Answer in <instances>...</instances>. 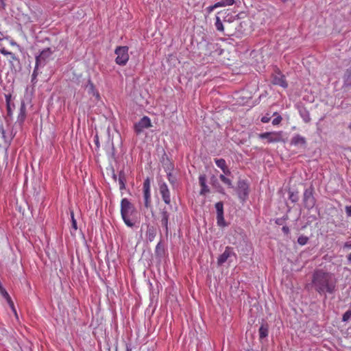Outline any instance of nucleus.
<instances>
[{
    "mask_svg": "<svg viewBox=\"0 0 351 351\" xmlns=\"http://www.w3.org/2000/svg\"><path fill=\"white\" fill-rule=\"evenodd\" d=\"M282 231L285 234H289V232H290L289 227H288V226H283V227L282 228Z\"/></svg>",
    "mask_w": 351,
    "mask_h": 351,
    "instance_id": "48",
    "label": "nucleus"
},
{
    "mask_svg": "<svg viewBox=\"0 0 351 351\" xmlns=\"http://www.w3.org/2000/svg\"><path fill=\"white\" fill-rule=\"evenodd\" d=\"M114 53L117 55L116 63L121 66L125 65L129 60L128 47L126 46L117 47Z\"/></svg>",
    "mask_w": 351,
    "mask_h": 351,
    "instance_id": "6",
    "label": "nucleus"
},
{
    "mask_svg": "<svg viewBox=\"0 0 351 351\" xmlns=\"http://www.w3.org/2000/svg\"><path fill=\"white\" fill-rule=\"evenodd\" d=\"M314 193L315 189L312 184L304 191L302 202L304 208L307 210L312 209L316 204L317 200L314 196Z\"/></svg>",
    "mask_w": 351,
    "mask_h": 351,
    "instance_id": "3",
    "label": "nucleus"
},
{
    "mask_svg": "<svg viewBox=\"0 0 351 351\" xmlns=\"http://www.w3.org/2000/svg\"><path fill=\"white\" fill-rule=\"evenodd\" d=\"M308 237L304 235H301L298 239V243L301 245H306L308 241Z\"/></svg>",
    "mask_w": 351,
    "mask_h": 351,
    "instance_id": "32",
    "label": "nucleus"
},
{
    "mask_svg": "<svg viewBox=\"0 0 351 351\" xmlns=\"http://www.w3.org/2000/svg\"><path fill=\"white\" fill-rule=\"evenodd\" d=\"M152 126L150 119L147 116H144L134 124V130L136 134H140L145 129L149 128Z\"/></svg>",
    "mask_w": 351,
    "mask_h": 351,
    "instance_id": "9",
    "label": "nucleus"
},
{
    "mask_svg": "<svg viewBox=\"0 0 351 351\" xmlns=\"http://www.w3.org/2000/svg\"><path fill=\"white\" fill-rule=\"evenodd\" d=\"M0 52L4 56H9V54L10 53V51H8L4 47L0 49Z\"/></svg>",
    "mask_w": 351,
    "mask_h": 351,
    "instance_id": "46",
    "label": "nucleus"
},
{
    "mask_svg": "<svg viewBox=\"0 0 351 351\" xmlns=\"http://www.w3.org/2000/svg\"><path fill=\"white\" fill-rule=\"evenodd\" d=\"M54 50H52L50 47L43 49L39 55L36 56V64L43 67L51 59L52 54Z\"/></svg>",
    "mask_w": 351,
    "mask_h": 351,
    "instance_id": "5",
    "label": "nucleus"
},
{
    "mask_svg": "<svg viewBox=\"0 0 351 351\" xmlns=\"http://www.w3.org/2000/svg\"><path fill=\"white\" fill-rule=\"evenodd\" d=\"M85 88L87 89L88 94H91L97 97H99L98 92L95 89V86L94 84L93 83V82L91 81V80L90 78L88 80V82H87L86 85L85 86Z\"/></svg>",
    "mask_w": 351,
    "mask_h": 351,
    "instance_id": "22",
    "label": "nucleus"
},
{
    "mask_svg": "<svg viewBox=\"0 0 351 351\" xmlns=\"http://www.w3.org/2000/svg\"><path fill=\"white\" fill-rule=\"evenodd\" d=\"M156 228L154 226L148 225L145 232L146 239L149 242L153 241L156 236Z\"/></svg>",
    "mask_w": 351,
    "mask_h": 351,
    "instance_id": "17",
    "label": "nucleus"
},
{
    "mask_svg": "<svg viewBox=\"0 0 351 351\" xmlns=\"http://www.w3.org/2000/svg\"><path fill=\"white\" fill-rule=\"evenodd\" d=\"M215 162L221 169H224L227 166L226 160L223 158H215Z\"/></svg>",
    "mask_w": 351,
    "mask_h": 351,
    "instance_id": "28",
    "label": "nucleus"
},
{
    "mask_svg": "<svg viewBox=\"0 0 351 351\" xmlns=\"http://www.w3.org/2000/svg\"><path fill=\"white\" fill-rule=\"evenodd\" d=\"M343 247V249H351V241L344 243Z\"/></svg>",
    "mask_w": 351,
    "mask_h": 351,
    "instance_id": "44",
    "label": "nucleus"
},
{
    "mask_svg": "<svg viewBox=\"0 0 351 351\" xmlns=\"http://www.w3.org/2000/svg\"><path fill=\"white\" fill-rule=\"evenodd\" d=\"M290 145L300 148H305L306 146V140L300 134H295L291 139Z\"/></svg>",
    "mask_w": 351,
    "mask_h": 351,
    "instance_id": "14",
    "label": "nucleus"
},
{
    "mask_svg": "<svg viewBox=\"0 0 351 351\" xmlns=\"http://www.w3.org/2000/svg\"><path fill=\"white\" fill-rule=\"evenodd\" d=\"M273 116H276V117L273 119L272 124L274 125H277L280 124L282 120V117L280 115H279L278 112H274Z\"/></svg>",
    "mask_w": 351,
    "mask_h": 351,
    "instance_id": "33",
    "label": "nucleus"
},
{
    "mask_svg": "<svg viewBox=\"0 0 351 351\" xmlns=\"http://www.w3.org/2000/svg\"><path fill=\"white\" fill-rule=\"evenodd\" d=\"M346 258H347V261H348V262L349 263H351V253H350V254H348V255H347V256H346Z\"/></svg>",
    "mask_w": 351,
    "mask_h": 351,
    "instance_id": "52",
    "label": "nucleus"
},
{
    "mask_svg": "<svg viewBox=\"0 0 351 351\" xmlns=\"http://www.w3.org/2000/svg\"><path fill=\"white\" fill-rule=\"evenodd\" d=\"M119 189L124 190L125 189V183L127 182L126 174L123 170H121L119 173Z\"/></svg>",
    "mask_w": 351,
    "mask_h": 351,
    "instance_id": "23",
    "label": "nucleus"
},
{
    "mask_svg": "<svg viewBox=\"0 0 351 351\" xmlns=\"http://www.w3.org/2000/svg\"><path fill=\"white\" fill-rule=\"evenodd\" d=\"M26 118V106L24 101L21 103L20 112L18 115L17 121L22 125Z\"/></svg>",
    "mask_w": 351,
    "mask_h": 351,
    "instance_id": "19",
    "label": "nucleus"
},
{
    "mask_svg": "<svg viewBox=\"0 0 351 351\" xmlns=\"http://www.w3.org/2000/svg\"><path fill=\"white\" fill-rule=\"evenodd\" d=\"M235 1L234 0H221L217 3V5L218 6V8L219 7H225V6H227V5H232L234 3Z\"/></svg>",
    "mask_w": 351,
    "mask_h": 351,
    "instance_id": "27",
    "label": "nucleus"
},
{
    "mask_svg": "<svg viewBox=\"0 0 351 351\" xmlns=\"http://www.w3.org/2000/svg\"><path fill=\"white\" fill-rule=\"evenodd\" d=\"M270 121V117H267V116H264L261 118V121L263 123H268L269 121Z\"/></svg>",
    "mask_w": 351,
    "mask_h": 351,
    "instance_id": "49",
    "label": "nucleus"
},
{
    "mask_svg": "<svg viewBox=\"0 0 351 351\" xmlns=\"http://www.w3.org/2000/svg\"><path fill=\"white\" fill-rule=\"evenodd\" d=\"M38 67H40V66H37V64H35V67L33 71L32 75V82L33 84H36L37 82V76L38 75Z\"/></svg>",
    "mask_w": 351,
    "mask_h": 351,
    "instance_id": "30",
    "label": "nucleus"
},
{
    "mask_svg": "<svg viewBox=\"0 0 351 351\" xmlns=\"http://www.w3.org/2000/svg\"><path fill=\"white\" fill-rule=\"evenodd\" d=\"M127 351H131L129 348H127Z\"/></svg>",
    "mask_w": 351,
    "mask_h": 351,
    "instance_id": "56",
    "label": "nucleus"
},
{
    "mask_svg": "<svg viewBox=\"0 0 351 351\" xmlns=\"http://www.w3.org/2000/svg\"><path fill=\"white\" fill-rule=\"evenodd\" d=\"M221 170L225 175L229 176L231 174V172L227 166L224 169H222Z\"/></svg>",
    "mask_w": 351,
    "mask_h": 351,
    "instance_id": "47",
    "label": "nucleus"
},
{
    "mask_svg": "<svg viewBox=\"0 0 351 351\" xmlns=\"http://www.w3.org/2000/svg\"><path fill=\"white\" fill-rule=\"evenodd\" d=\"M94 142H95L97 147H99V137L97 135L95 136Z\"/></svg>",
    "mask_w": 351,
    "mask_h": 351,
    "instance_id": "50",
    "label": "nucleus"
},
{
    "mask_svg": "<svg viewBox=\"0 0 351 351\" xmlns=\"http://www.w3.org/2000/svg\"><path fill=\"white\" fill-rule=\"evenodd\" d=\"M337 279L335 275L323 269H317L312 276V285L315 290L320 295L332 294L336 289Z\"/></svg>",
    "mask_w": 351,
    "mask_h": 351,
    "instance_id": "1",
    "label": "nucleus"
},
{
    "mask_svg": "<svg viewBox=\"0 0 351 351\" xmlns=\"http://www.w3.org/2000/svg\"><path fill=\"white\" fill-rule=\"evenodd\" d=\"M343 88H351V66L346 69V71L344 73L343 77Z\"/></svg>",
    "mask_w": 351,
    "mask_h": 351,
    "instance_id": "18",
    "label": "nucleus"
},
{
    "mask_svg": "<svg viewBox=\"0 0 351 351\" xmlns=\"http://www.w3.org/2000/svg\"><path fill=\"white\" fill-rule=\"evenodd\" d=\"M8 304L9 306L10 307V308L12 309V312L15 314L16 316H17L16 310L14 307L13 301L12 300L10 302H8Z\"/></svg>",
    "mask_w": 351,
    "mask_h": 351,
    "instance_id": "41",
    "label": "nucleus"
},
{
    "mask_svg": "<svg viewBox=\"0 0 351 351\" xmlns=\"http://www.w3.org/2000/svg\"><path fill=\"white\" fill-rule=\"evenodd\" d=\"M159 191L164 202L169 205L171 203V194L167 184L162 180L158 182Z\"/></svg>",
    "mask_w": 351,
    "mask_h": 351,
    "instance_id": "11",
    "label": "nucleus"
},
{
    "mask_svg": "<svg viewBox=\"0 0 351 351\" xmlns=\"http://www.w3.org/2000/svg\"><path fill=\"white\" fill-rule=\"evenodd\" d=\"M4 298L6 300L7 302H10V301H12V299L9 295L8 297H4Z\"/></svg>",
    "mask_w": 351,
    "mask_h": 351,
    "instance_id": "53",
    "label": "nucleus"
},
{
    "mask_svg": "<svg viewBox=\"0 0 351 351\" xmlns=\"http://www.w3.org/2000/svg\"><path fill=\"white\" fill-rule=\"evenodd\" d=\"M199 183L201 186L199 194L201 195H205L206 193L210 192L209 187L206 184V176L205 174H201L199 176Z\"/></svg>",
    "mask_w": 351,
    "mask_h": 351,
    "instance_id": "16",
    "label": "nucleus"
},
{
    "mask_svg": "<svg viewBox=\"0 0 351 351\" xmlns=\"http://www.w3.org/2000/svg\"><path fill=\"white\" fill-rule=\"evenodd\" d=\"M219 179L221 180V181L222 182H223L225 184H226L229 188L233 187L232 181L229 178H226L224 175L221 174L219 176Z\"/></svg>",
    "mask_w": 351,
    "mask_h": 351,
    "instance_id": "29",
    "label": "nucleus"
},
{
    "mask_svg": "<svg viewBox=\"0 0 351 351\" xmlns=\"http://www.w3.org/2000/svg\"><path fill=\"white\" fill-rule=\"evenodd\" d=\"M8 304L9 306L10 307V308L12 309V312L15 314L16 316H17L16 310L14 307L13 301L12 300L10 302H8Z\"/></svg>",
    "mask_w": 351,
    "mask_h": 351,
    "instance_id": "40",
    "label": "nucleus"
},
{
    "mask_svg": "<svg viewBox=\"0 0 351 351\" xmlns=\"http://www.w3.org/2000/svg\"><path fill=\"white\" fill-rule=\"evenodd\" d=\"M135 211L134 205L127 199L121 202V215L124 223L130 228L134 226V223L130 219V216Z\"/></svg>",
    "mask_w": 351,
    "mask_h": 351,
    "instance_id": "2",
    "label": "nucleus"
},
{
    "mask_svg": "<svg viewBox=\"0 0 351 351\" xmlns=\"http://www.w3.org/2000/svg\"><path fill=\"white\" fill-rule=\"evenodd\" d=\"M272 83L275 85L280 86L284 88H286L288 86V84L286 81L285 76L282 75L280 72H278L276 74L273 75Z\"/></svg>",
    "mask_w": 351,
    "mask_h": 351,
    "instance_id": "15",
    "label": "nucleus"
},
{
    "mask_svg": "<svg viewBox=\"0 0 351 351\" xmlns=\"http://www.w3.org/2000/svg\"><path fill=\"white\" fill-rule=\"evenodd\" d=\"M217 211V223L220 227H226L228 226L223 217V203L218 202L215 204Z\"/></svg>",
    "mask_w": 351,
    "mask_h": 351,
    "instance_id": "12",
    "label": "nucleus"
},
{
    "mask_svg": "<svg viewBox=\"0 0 351 351\" xmlns=\"http://www.w3.org/2000/svg\"><path fill=\"white\" fill-rule=\"evenodd\" d=\"M6 7L5 0H0V9L5 10Z\"/></svg>",
    "mask_w": 351,
    "mask_h": 351,
    "instance_id": "45",
    "label": "nucleus"
},
{
    "mask_svg": "<svg viewBox=\"0 0 351 351\" xmlns=\"http://www.w3.org/2000/svg\"><path fill=\"white\" fill-rule=\"evenodd\" d=\"M218 6L217 5V3H215L213 5L208 6L206 8V11L208 14L211 13L215 9L217 8Z\"/></svg>",
    "mask_w": 351,
    "mask_h": 351,
    "instance_id": "39",
    "label": "nucleus"
},
{
    "mask_svg": "<svg viewBox=\"0 0 351 351\" xmlns=\"http://www.w3.org/2000/svg\"><path fill=\"white\" fill-rule=\"evenodd\" d=\"M159 215L160 219V223L162 228L165 229V235L168 237L169 235V219L170 217V213L168 211V209L166 207L160 209Z\"/></svg>",
    "mask_w": 351,
    "mask_h": 351,
    "instance_id": "10",
    "label": "nucleus"
},
{
    "mask_svg": "<svg viewBox=\"0 0 351 351\" xmlns=\"http://www.w3.org/2000/svg\"><path fill=\"white\" fill-rule=\"evenodd\" d=\"M143 198L144 206L148 209L152 208V199H151V184L149 178H147L143 184Z\"/></svg>",
    "mask_w": 351,
    "mask_h": 351,
    "instance_id": "7",
    "label": "nucleus"
},
{
    "mask_svg": "<svg viewBox=\"0 0 351 351\" xmlns=\"http://www.w3.org/2000/svg\"><path fill=\"white\" fill-rule=\"evenodd\" d=\"M9 56L10 57V60H9V62L11 64V66H14L13 61H16L19 64H20L19 59L15 56L14 53H13L12 52H10V53L9 54Z\"/></svg>",
    "mask_w": 351,
    "mask_h": 351,
    "instance_id": "35",
    "label": "nucleus"
},
{
    "mask_svg": "<svg viewBox=\"0 0 351 351\" xmlns=\"http://www.w3.org/2000/svg\"><path fill=\"white\" fill-rule=\"evenodd\" d=\"M167 178L169 182L173 186L176 183V178L173 176V174L169 172L167 173Z\"/></svg>",
    "mask_w": 351,
    "mask_h": 351,
    "instance_id": "37",
    "label": "nucleus"
},
{
    "mask_svg": "<svg viewBox=\"0 0 351 351\" xmlns=\"http://www.w3.org/2000/svg\"><path fill=\"white\" fill-rule=\"evenodd\" d=\"M235 256L236 254L234 252L232 247L227 246L225 251L217 258V265L221 266L225 263L231 256Z\"/></svg>",
    "mask_w": 351,
    "mask_h": 351,
    "instance_id": "13",
    "label": "nucleus"
},
{
    "mask_svg": "<svg viewBox=\"0 0 351 351\" xmlns=\"http://www.w3.org/2000/svg\"><path fill=\"white\" fill-rule=\"evenodd\" d=\"M10 43L12 45H16L17 47H20V46L17 45V43L14 41H12Z\"/></svg>",
    "mask_w": 351,
    "mask_h": 351,
    "instance_id": "54",
    "label": "nucleus"
},
{
    "mask_svg": "<svg viewBox=\"0 0 351 351\" xmlns=\"http://www.w3.org/2000/svg\"><path fill=\"white\" fill-rule=\"evenodd\" d=\"M71 227L73 229L76 230L77 229V221L74 217V213L73 210H71Z\"/></svg>",
    "mask_w": 351,
    "mask_h": 351,
    "instance_id": "36",
    "label": "nucleus"
},
{
    "mask_svg": "<svg viewBox=\"0 0 351 351\" xmlns=\"http://www.w3.org/2000/svg\"><path fill=\"white\" fill-rule=\"evenodd\" d=\"M289 199L293 202V203H295L298 201V195L296 193H295L293 191H289Z\"/></svg>",
    "mask_w": 351,
    "mask_h": 351,
    "instance_id": "34",
    "label": "nucleus"
},
{
    "mask_svg": "<svg viewBox=\"0 0 351 351\" xmlns=\"http://www.w3.org/2000/svg\"><path fill=\"white\" fill-rule=\"evenodd\" d=\"M5 101H6V106L8 115L11 116L12 114V110L14 108V104L11 102V95H5Z\"/></svg>",
    "mask_w": 351,
    "mask_h": 351,
    "instance_id": "25",
    "label": "nucleus"
},
{
    "mask_svg": "<svg viewBox=\"0 0 351 351\" xmlns=\"http://www.w3.org/2000/svg\"><path fill=\"white\" fill-rule=\"evenodd\" d=\"M0 134H1L2 138L5 140V131L3 127V125H0Z\"/></svg>",
    "mask_w": 351,
    "mask_h": 351,
    "instance_id": "42",
    "label": "nucleus"
},
{
    "mask_svg": "<svg viewBox=\"0 0 351 351\" xmlns=\"http://www.w3.org/2000/svg\"><path fill=\"white\" fill-rule=\"evenodd\" d=\"M155 252H156V254L157 256H162L164 255V254H165V246L162 243L161 241L160 242H158V243L157 244V245L156 247Z\"/></svg>",
    "mask_w": 351,
    "mask_h": 351,
    "instance_id": "26",
    "label": "nucleus"
},
{
    "mask_svg": "<svg viewBox=\"0 0 351 351\" xmlns=\"http://www.w3.org/2000/svg\"><path fill=\"white\" fill-rule=\"evenodd\" d=\"M281 1H283V2H285V1H287V0H281Z\"/></svg>",
    "mask_w": 351,
    "mask_h": 351,
    "instance_id": "55",
    "label": "nucleus"
},
{
    "mask_svg": "<svg viewBox=\"0 0 351 351\" xmlns=\"http://www.w3.org/2000/svg\"><path fill=\"white\" fill-rule=\"evenodd\" d=\"M351 318V311H347L343 315L342 319L343 322H347Z\"/></svg>",
    "mask_w": 351,
    "mask_h": 351,
    "instance_id": "38",
    "label": "nucleus"
},
{
    "mask_svg": "<svg viewBox=\"0 0 351 351\" xmlns=\"http://www.w3.org/2000/svg\"><path fill=\"white\" fill-rule=\"evenodd\" d=\"M112 179L114 180V181H117V176L116 175V173H114V170L112 169Z\"/></svg>",
    "mask_w": 351,
    "mask_h": 351,
    "instance_id": "51",
    "label": "nucleus"
},
{
    "mask_svg": "<svg viewBox=\"0 0 351 351\" xmlns=\"http://www.w3.org/2000/svg\"><path fill=\"white\" fill-rule=\"evenodd\" d=\"M260 340L267 337L269 334V325L267 323H263L258 329Z\"/></svg>",
    "mask_w": 351,
    "mask_h": 351,
    "instance_id": "20",
    "label": "nucleus"
},
{
    "mask_svg": "<svg viewBox=\"0 0 351 351\" xmlns=\"http://www.w3.org/2000/svg\"><path fill=\"white\" fill-rule=\"evenodd\" d=\"M237 192L239 198L244 202L247 199L249 195V186L247 182L244 180H239L237 182Z\"/></svg>",
    "mask_w": 351,
    "mask_h": 351,
    "instance_id": "8",
    "label": "nucleus"
},
{
    "mask_svg": "<svg viewBox=\"0 0 351 351\" xmlns=\"http://www.w3.org/2000/svg\"><path fill=\"white\" fill-rule=\"evenodd\" d=\"M299 113L303 121L305 123H309L311 121V117L308 110L304 106H300L298 108Z\"/></svg>",
    "mask_w": 351,
    "mask_h": 351,
    "instance_id": "21",
    "label": "nucleus"
},
{
    "mask_svg": "<svg viewBox=\"0 0 351 351\" xmlns=\"http://www.w3.org/2000/svg\"><path fill=\"white\" fill-rule=\"evenodd\" d=\"M210 184L213 187H215L217 189V191L219 193L224 194V190L223 187L220 185L217 178L215 176H213L210 178Z\"/></svg>",
    "mask_w": 351,
    "mask_h": 351,
    "instance_id": "24",
    "label": "nucleus"
},
{
    "mask_svg": "<svg viewBox=\"0 0 351 351\" xmlns=\"http://www.w3.org/2000/svg\"><path fill=\"white\" fill-rule=\"evenodd\" d=\"M346 213L348 217H351V206H347L345 208Z\"/></svg>",
    "mask_w": 351,
    "mask_h": 351,
    "instance_id": "43",
    "label": "nucleus"
},
{
    "mask_svg": "<svg viewBox=\"0 0 351 351\" xmlns=\"http://www.w3.org/2000/svg\"><path fill=\"white\" fill-rule=\"evenodd\" d=\"M215 27L218 31L222 32L223 31V23L219 16H216V21H215Z\"/></svg>",
    "mask_w": 351,
    "mask_h": 351,
    "instance_id": "31",
    "label": "nucleus"
},
{
    "mask_svg": "<svg viewBox=\"0 0 351 351\" xmlns=\"http://www.w3.org/2000/svg\"><path fill=\"white\" fill-rule=\"evenodd\" d=\"M284 133L282 131L278 132H267L264 133H261L258 134V138L261 139H266L267 143H278V142H285V138H283Z\"/></svg>",
    "mask_w": 351,
    "mask_h": 351,
    "instance_id": "4",
    "label": "nucleus"
}]
</instances>
